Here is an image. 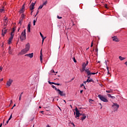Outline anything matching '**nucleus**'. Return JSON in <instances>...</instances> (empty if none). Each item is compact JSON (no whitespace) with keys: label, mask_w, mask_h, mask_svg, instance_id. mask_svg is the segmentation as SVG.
Listing matches in <instances>:
<instances>
[{"label":"nucleus","mask_w":127,"mask_h":127,"mask_svg":"<svg viewBox=\"0 0 127 127\" xmlns=\"http://www.w3.org/2000/svg\"><path fill=\"white\" fill-rule=\"evenodd\" d=\"M85 73L87 75V79H91V75H96L98 72H91V70L90 69H86Z\"/></svg>","instance_id":"nucleus-4"},{"label":"nucleus","mask_w":127,"mask_h":127,"mask_svg":"<svg viewBox=\"0 0 127 127\" xmlns=\"http://www.w3.org/2000/svg\"><path fill=\"white\" fill-rule=\"evenodd\" d=\"M35 22H36V21H35V20H33V25H35Z\"/></svg>","instance_id":"nucleus-41"},{"label":"nucleus","mask_w":127,"mask_h":127,"mask_svg":"<svg viewBox=\"0 0 127 127\" xmlns=\"http://www.w3.org/2000/svg\"><path fill=\"white\" fill-rule=\"evenodd\" d=\"M90 82H94V80H93V79H87L86 81H84V84H86V83H90Z\"/></svg>","instance_id":"nucleus-18"},{"label":"nucleus","mask_w":127,"mask_h":127,"mask_svg":"<svg viewBox=\"0 0 127 127\" xmlns=\"http://www.w3.org/2000/svg\"><path fill=\"white\" fill-rule=\"evenodd\" d=\"M54 85H56L57 86H61V84L60 83H57L55 82L54 83Z\"/></svg>","instance_id":"nucleus-32"},{"label":"nucleus","mask_w":127,"mask_h":127,"mask_svg":"<svg viewBox=\"0 0 127 127\" xmlns=\"http://www.w3.org/2000/svg\"><path fill=\"white\" fill-rule=\"evenodd\" d=\"M4 4H6V3H4Z\"/></svg>","instance_id":"nucleus-64"},{"label":"nucleus","mask_w":127,"mask_h":127,"mask_svg":"<svg viewBox=\"0 0 127 127\" xmlns=\"http://www.w3.org/2000/svg\"><path fill=\"white\" fill-rule=\"evenodd\" d=\"M13 82V80L11 79H9L6 82V86L7 87H10L11 86V84H12V82Z\"/></svg>","instance_id":"nucleus-9"},{"label":"nucleus","mask_w":127,"mask_h":127,"mask_svg":"<svg viewBox=\"0 0 127 127\" xmlns=\"http://www.w3.org/2000/svg\"><path fill=\"white\" fill-rule=\"evenodd\" d=\"M43 5H41L39 6L38 9H41V8H42V7H43Z\"/></svg>","instance_id":"nucleus-33"},{"label":"nucleus","mask_w":127,"mask_h":127,"mask_svg":"<svg viewBox=\"0 0 127 127\" xmlns=\"http://www.w3.org/2000/svg\"><path fill=\"white\" fill-rule=\"evenodd\" d=\"M107 96L108 97H109V98H111V99H115L116 97H115V96H113L112 95H111V94H107Z\"/></svg>","instance_id":"nucleus-23"},{"label":"nucleus","mask_w":127,"mask_h":127,"mask_svg":"<svg viewBox=\"0 0 127 127\" xmlns=\"http://www.w3.org/2000/svg\"><path fill=\"white\" fill-rule=\"evenodd\" d=\"M28 52L26 49H22L20 53H19V55H24V54H26Z\"/></svg>","instance_id":"nucleus-10"},{"label":"nucleus","mask_w":127,"mask_h":127,"mask_svg":"<svg viewBox=\"0 0 127 127\" xmlns=\"http://www.w3.org/2000/svg\"><path fill=\"white\" fill-rule=\"evenodd\" d=\"M95 51H96V52H98V49H95Z\"/></svg>","instance_id":"nucleus-51"},{"label":"nucleus","mask_w":127,"mask_h":127,"mask_svg":"<svg viewBox=\"0 0 127 127\" xmlns=\"http://www.w3.org/2000/svg\"><path fill=\"white\" fill-rule=\"evenodd\" d=\"M22 21H23V18H20L18 23L19 24H20V25H21V22H22Z\"/></svg>","instance_id":"nucleus-25"},{"label":"nucleus","mask_w":127,"mask_h":127,"mask_svg":"<svg viewBox=\"0 0 127 127\" xmlns=\"http://www.w3.org/2000/svg\"><path fill=\"white\" fill-rule=\"evenodd\" d=\"M23 10H24V4L23 5L21 10L20 11V12H23Z\"/></svg>","instance_id":"nucleus-26"},{"label":"nucleus","mask_w":127,"mask_h":127,"mask_svg":"<svg viewBox=\"0 0 127 127\" xmlns=\"http://www.w3.org/2000/svg\"><path fill=\"white\" fill-rule=\"evenodd\" d=\"M82 117L81 118V120L82 121V122H83V121H84V120H86V118H87V115L85 114H81Z\"/></svg>","instance_id":"nucleus-16"},{"label":"nucleus","mask_w":127,"mask_h":127,"mask_svg":"<svg viewBox=\"0 0 127 127\" xmlns=\"http://www.w3.org/2000/svg\"><path fill=\"white\" fill-rule=\"evenodd\" d=\"M83 86H84V84H81V85H80V86H81V87H83Z\"/></svg>","instance_id":"nucleus-50"},{"label":"nucleus","mask_w":127,"mask_h":127,"mask_svg":"<svg viewBox=\"0 0 127 127\" xmlns=\"http://www.w3.org/2000/svg\"><path fill=\"white\" fill-rule=\"evenodd\" d=\"M39 109H41V106H39Z\"/></svg>","instance_id":"nucleus-58"},{"label":"nucleus","mask_w":127,"mask_h":127,"mask_svg":"<svg viewBox=\"0 0 127 127\" xmlns=\"http://www.w3.org/2000/svg\"><path fill=\"white\" fill-rule=\"evenodd\" d=\"M106 93H113V90H106Z\"/></svg>","instance_id":"nucleus-30"},{"label":"nucleus","mask_w":127,"mask_h":127,"mask_svg":"<svg viewBox=\"0 0 127 127\" xmlns=\"http://www.w3.org/2000/svg\"><path fill=\"white\" fill-rule=\"evenodd\" d=\"M8 53L9 54H12V50H11V48L10 47H9L8 48Z\"/></svg>","instance_id":"nucleus-22"},{"label":"nucleus","mask_w":127,"mask_h":127,"mask_svg":"<svg viewBox=\"0 0 127 127\" xmlns=\"http://www.w3.org/2000/svg\"><path fill=\"white\" fill-rule=\"evenodd\" d=\"M0 81L1 82L2 81H3V78H1L0 79Z\"/></svg>","instance_id":"nucleus-46"},{"label":"nucleus","mask_w":127,"mask_h":127,"mask_svg":"<svg viewBox=\"0 0 127 127\" xmlns=\"http://www.w3.org/2000/svg\"><path fill=\"white\" fill-rule=\"evenodd\" d=\"M70 124L73 126V127H75V124H74L73 123L70 122Z\"/></svg>","instance_id":"nucleus-38"},{"label":"nucleus","mask_w":127,"mask_h":127,"mask_svg":"<svg viewBox=\"0 0 127 127\" xmlns=\"http://www.w3.org/2000/svg\"><path fill=\"white\" fill-rule=\"evenodd\" d=\"M12 118V115H11L9 118L8 119V121H10V120H11V118Z\"/></svg>","instance_id":"nucleus-35"},{"label":"nucleus","mask_w":127,"mask_h":127,"mask_svg":"<svg viewBox=\"0 0 127 127\" xmlns=\"http://www.w3.org/2000/svg\"><path fill=\"white\" fill-rule=\"evenodd\" d=\"M56 73V74H57V73H58V71H57Z\"/></svg>","instance_id":"nucleus-63"},{"label":"nucleus","mask_w":127,"mask_h":127,"mask_svg":"<svg viewBox=\"0 0 127 127\" xmlns=\"http://www.w3.org/2000/svg\"><path fill=\"white\" fill-rule=\"evenodd\" d=\"M112 39H113V41H115V42H120V40L119 39V38H118V37H117V36L112 37Z\"/></svg>","instance_id":"nucleus-14"},{"label":"nucleus","mask_w":127,"mask_h":127,"mask_svg":"<svg viewBox=\"0 0 127 127\" xmlns=\"http://www.w3.org/2000/svg\"><path fill=\"white\" fill-rule=\"evenodd\" d=\"M57 18H58L59 19H61L62 18V17H60L59 15L57 16Z\"/></svg>","instance_id":"nucleus-36"},{"label":"nucleus","mask_w":127,"mask_h":127,"mask_svg":"<svg viewBox=\"0 0 127 127\" xmlns=\"http://www.w3.org/2000/svg\"><path fill=\"white\" fill-rule=\"evenodd\" d=\"M83 93V90H80V94H82Z\"/></svg>","instance_id":"nucleus-48"},{"label":"nucleus","mask_w":127,"mask_h":127,"mask_svg":"<svg viewBox=\"0 0 127 127\" xmlns=\"http://www.w3.org/2000/svg\"><path fill=\"white\" fill-rule=\"evenodd\" d=\"M57 92L59 95H60L61 97H66V93H64L63 91L58 89L57 90Z\"/></svg>","instance_id":"nucleus-8"},{"label":"nucleus","mask_w":127,"mask_h":127,"mask_svg":"<svg viewBox=\"0 0 127 127\" xmlns=\"http://www.w3.org/2000/svg\"><path fill=\"white\" fill-rule=\"evenodd\" d=\"M27 51H28L30 49V44L28 43L25 45V48H24Z\"/></svg>","instance_id":"nucleus-11"},{"label":"nucleus","mask_w":127,"mask_h":127,"mask_svg":"<svg viewBox=\"0 0 127 127\" xmlns=\"http://www.w3.org/2000/svg\"><path fill=\"white\" fill-rule=\"evenodd\" d=\"M2 127V124H1L0 125V127Z\"/></svg>","instance_id":"nucleus-52"},{"label":"nucleus","mask_w":127,"mask_h":127,"mask_svg":"<svg viewBox=\"0 0 127 127\" xmlns=\"http://www.w3.org/2000/svg\"><path fill=\"white\" fill-rule=\"evenodd\" d=\"M40 34L42 38V44H43V42H44V40L45 39V38H46V37H44L43 36V35H42V33H40Z\"/></svg>","instance_id":"nucleus-20"},{"label":"nucleus","mask_w":127,"mask_h":127,"mask_svg":"<svg viewBox=\"0 0 127 127\" xmlns=\"http://www.w3.org/2000/svg\"><path fill=\"white\" fill-rule=\"evenodd\" d=\"M98 97L100 100H101L102 102H104V103H108V102H109V100H108L107 97H105L104 95L99 94L98 95Z\"/></svg>","instance_id":"nucleus-3"},{"label":"nucleus","mask_w":127,"mask_h":127,"mask_svg":"<svg viewBox=\"0 0 127 127\" xmlns=\"http://www.w3.org/2000/svg\"><path fill=\"white\" fill-rule=\"evenodd\" d=\"M52 87L53 89H55V90L56 91V92H57V90H58V89H57V88H56V87L54 85H52Z\"/></svg>","instance_id":"nucleus-28"},{"label":"nucleus","mask_w":127,"mask_h":127,"mask_svg":"<svg viewBox=\"0 0 127 127\" xmlns=\"http://www.w3.org/2000/svg\"><path fill=\"white\" fill-rule=\"evenodd\" d=\"M99 105H100V106H102V104L99 103Z\"/></svg>","instance_id":"nucleus-57"},{"label":"nucleus","mask_w":127,"mask_h":127,"mask_svg":"<svg viewBox=\"0 0 127 127\" xmlns=\"http://www.w3.org/2000/svg\"><path fill=\"white\" fill-rule=\"evenodd\" d=\"M91 101H93V100H92V99H90V102H91Z\"/></svg>","instance_id":"nucleus-60"},{"label":"nucleus","mask_w":127,"mask_h":127,"mask_svg":"<svg viewBox=\"0 0 127 127\" xmlns=\"http://www.w3.org/2000/svg\"><path fill=\"white\" fill-rule=\"evenodd\" d=\"M59 109L60 110V111H62V110H61V108H60V107H59Z\"/></svg>","instance_id":"nucleus-54"},{"label":"nucleus","mask_w":127,"mask_h":127,"mask_svg":"<svg viewBox=\"0 0 127 127\" xmlns=\"http://www.w3.org/2000/svg\"><path fill=\"white\" fill-rule=\"evenodd\" d=\"M88 64H89V61H86V63H83L82 64V69H80V72L81 73H83V72H84L85 71V72H86V70H90V68H86V67H87V66H88Z\"/></svg>","instance_id":"nucleus-1"},{"label":"nucleus","mask_w":127,"mask_h":127,"mask_svg":"<svg viewBox=\"0 0 127 127\" xmlns=\"http://www.w3.org/2000/svg\"><path fill=\"white\" fill-rule=\"evenodd\" d=\"M0 71H2V67L1 66L0 67Z\"/></svg>","instance_id":"nucleus-43"},{"label":"nucleus","mask_w":127,"mask_h":127,"mask_svg":"<svg viewBox=\"0 0 127 127\" xmlns=\"http://www.w3.org/2000/svg\"><path fill=\"white\" fill-rule=\"evenodd\" d=\"M14 31H15V30L13 29L11 32V36L9 38V40L8 41V44H11V41H12V39H13V36H14Z\"/></svg>","instance_id":"nucleus-5"},{"label":"nucleus","mask_w":127,"mask_h":127,"mask_svg":"<svg viewBox=\"0 0 127 127\" xmlns=\"http://www.w3.org/2000/svg\"><path fill=\"white\" fill-rule=\"evenodd\" d=\"M31 26V25L30 24V23H29L28 24V27H27V30H28V32H30V27Z\"/></svg>","instance_id":"nucleus-21"},{"label":"nucleus","mask_w":127,"mask_h":127,"mask_svg":"<svg viewBox=\"0 0 127 127\" xmlns=\"http://www.w3.org/2000/svg\"><path fill=\"white\" fill-rule=\"evenodd\" d=\"M44 113V111H41V114H43Z\"/></svg>","instance_id":"nucleus-53"},{"label":"nucleus","mask_w":127,"mask_h":127,"mask_svg":"<svg viewBox=\"0 0 127 127\" xmlns=\"http://www.w3.org/2000/svg\"><path fill=\"white\" fill-rule=\"evenodd\" d=\"M25 14L24 13H22L21 15V18H25Z\"/></svg>","instance_id":"nucleus-27"},{"label":"nucleus","mask_w":127,"mask_h":127,"mask_svg":"<svg viewBox=\"0 0 127 127\" xmlns=\"http://www.w3.org/2000/svg\"><path fill=\"white\" fill-rule=\"evenodd\" d=\"M4 6H2L0 8V13H4Z\"/></svg>","instance_id":"nucleus-17"},{"label":"nucleus","mask_w":127,"mask_h":127,"mask_svg":"<svg viewBox=\"0 0 127 127\" xmlns=\"http://www.w3.org/2000/svg\"><path fill=\"white\" fill-rule=\"evenodd\" d=\"M4 25H6L7 24V17H4Z\"/></svg>","instance_id":"nucleus-19"},{"label":"nucleus","mask_w":127,"mask_h":127,"mask_svg":"<svg viewBox=\"0 0 127 127\" xmlns=\"http://www.w3.org/2000/svg\"><path fill=\"white\" fill-rule=\"evenodd\" d=\"M49 83L50 84V85H52V84H54V82H51L50 81H49Z\"/></svg>","instance_id":"nucleus-39"},{"label":"nucleus","mask_w":127,"mask_h":127,"mask_svg":"<svg viewBox=\"0 0 127 127\" xmlns=\"http://www.w3.org/2000/svg\"><path fill=\"white\" fill-rule=\"evenodd\" d=\"M41 55L40 56V61L41 62H42V54L41 53Z\"/></svg>","instance_id":"nucleus-31"},{"label":"nucleus","mask_w":127,"mask_h":127,"mask_svg":"<svg viewBox=\"0 0 127 127\" xmlns=\"http://www.w3.org/2000/svg\"><path fill=\"white\" fill-rule=\"evenodd\" d=\"M39 13V10H38L37 11V13H36V14L35 15V16H36V15H37L38 14V13Z\"/></svg>","instance_id":"nucleus-42"},{"label":"nucleus","mask_w":127,"mask_h":127,"mask_svg":"<svg viewBox=\"0 0 127 127\" xmlns=\"http://www.w3.org/2000/svg\"><path fill=\"white\" fill-rule=\"evenodd\" d=\"M32 12H33V10H31V15H32Z\"/></svg>","instance_id":"nucleus-47"},{"label":"nucleus","mask_w":127,"mask_h":127,"mask_svg":"<svg viewBox=\"0 0 127 127\" xmlns=\"http://www.w3.org/2000/svg\"><path fill=\"white\" fill-rule=\"evenodd\" d=\"M7 32V29H5V28H4L2 30V36H4V35L5 34V33H6Z\"/></svg>","instance_id":"nucleus-13"},{"label":"nucleus","mask_w":127,"mask_h":127,"mask_svg":"<svg viewBox=\"0 0 127 127\" xmlns=\"http://www.w3.org/2000/svg\"><path fill=\"white\" fill-rule=\"evenodd\" d=\"M119 58L121 61H123V60H125V59H126V58H124L122 56H119Z\"/></svg>","instance_id":"nucleus-24"},{"label":"nucleus","mask_w":127,"mask_h":127,"mask_svg":"<svg viewBox=\"0 0 127 127\" xmlns=\"http://www.w3.org/2000/svg\"><path fill=\"white\" fill-rule=\"evenodd\" d=\"M73 61L74 63H76L77 62V61H76V59H75V58H73Z\"/></svg>","instance_id":"nucleus-40"},{"label":"nucleus","mask_w":127,"mask_h":127,"mask_svg":"<svg viewBox=\"0 0 127 127\" xmlns=\"http://www.w3.org/2000/svg\"><path fill=\"white\" fill-rule=\"evenodd\" d=\"M47 3V1H45V2H43V3L42 5H43V6L46 5Z\"/></svg>","instance_id":"nucleus-34"},{"label":"nucleus","mask_w":127,"mask_h":127,"mask_svg":"<svg viewBox=\"0 0 127 127\" xmlns=\"http://www.w3.org/2000/svg\"><path fill=\"white\" fill-rule=\"evenodd\" d=\"M53 73H55V72L54 71V70H53Z\"/></svg>","instance_id":"nucleus-62"},{"label":"nucleus","mask_w":127,"mask_h":127,"mask_svg":"<svg viewBox=\"0 0 127 127\" xmlns=\"http://www.w3.org/2000/svg\"><path fill=\"white\" fill-rule=\"evenodd\" d=\"M34 6H35V3L32 2L30 5V10H33L34 9Z\"/></svg>","instance_id":"nucleus-12"},{"label":"nucleus","mask_w":127,"mask_h":127,"mask_svg":"<svg viewBox=\"0 0 127 127\" xmlns=\"http://www.w3.org/2000/svg\"><path fill=\"white\" fill-rule=\"evenodd\" d=\"M20 39L21 41H23V40H25L26 39V30L24 29L23 31L21 33V35L20 36Z\"/></svg>","instance_id":"nucleus-2"},{"label":"nucleus","mask_w":127,"mask_h":127,"mask_svg":"<svg viewBox=\"0 0 127 127\" xmlns=\"http://www.w3.org/2000/svg\"><path fill=\"white\" fill-rule=\"evenodd\" d=\"M22 94H23V92H22V93L20 94V96H19V101H21V97L22 96Z\"/></svg>","instance_id":"nucleus-29"},{"label":"nucleus","mask_w":127,"mask_h":127,"mask_svg":"<svg viewBox=\"0 0 127 127\" xmlns=\"http://www.w3.org/2000/svg\"><path fill=\"white\" fill-rule=\"evenodd\" d=\"M81 112V111L78 110V108H77V107L75 108V113H74V115L76 118V119H79V117H80V116L82 115V114L80 113V112Z\"/></svg>","instance_id":"nucleus-6"},{"label":"nucleus","mask_w":127,"mask_h":127,"mask_svg":"<svg viewBox=\"0 0 127 127\" xmlns=\"http://www.w3.org/2000/svg\"><path fill=\"white\" fill-rule=\"evenodd\" d=\"M15 104L13 105V106L12 107V108H11V109L12 110V109H13V108H14V107H15Z\"/></svg>","instance_id":"nucleus-44"},{"label":"nucleus","mask_w":127,"mask_h":127,"mask_svg":"<svg viewBox=\"0 0 127 127\" xmlns=\"http://www.w3.org/2000/svg\"><path fill=\"white\" fill-rule=\"evenodd\" d=\"M112 107L114 111H118V109L120 108V105H119L117 103H113V105Z\"/></svg>","instance_id":"nucleus-7"},{"label":"nucleus","mask_w":127,"mask_h":127,"mask_svg":"<svg viewBox=\"0 0 127 127\" xmlns=\"http://www.w3.org/2000/svg\"><path fill=\"white\" fill-rule=\"evenodd\" d=\"M8 122H9V120H7V121H6V124H8Z\"/></svg>","instance_id":"nucleus-49"},{"label":"nucleus","mask_w":127,"mask_h":127,"mask_svg":"<svg viewBox=\"0 0 127 127\" xmlns=\"http://www.w3.org/2000/svg\"><path fill=\"white\" fill-rule=\"evenodd\" d=\"M105 7H106V8H108V7L107 6V4L106 5Z\"/></svg>","instance_id":"nucleus-55"},{"label":"nucleus","mask_w":127,"mask_h":127,"mask_svg":"<svg viewBox=\"0 0 127 127\" xmlns=\"http://www.w3.org/2000/svg\"><path fill=\"white\" fill-rule=\"evenodd\" d=\"M107 69L108 71V74H110V71H109V67L107 66Z\"/></svg>","instance_id":"nucleus-37"},{"label":"nucleus","mask_w":127,"mask_h":127,"mask_svg":"<svg viewBox=\"0 0 127 127\" xmlns=\"http://www.w3.org/2000/svg\"><path fill=\"white\" fill-rule=\"evenodd\" d=\"M25 56L26 57H29V58H32L33 57V53H32L31 54H28L25 55Z\"/></svg>","instance_id":"nucleus-15"},{"label":"nucleus","mask_w":127,"mask_h":127,"mask_svg":"<svg viewBox=\"0 0 127 127\" xmlns=\"http://www.w3.org/2000/svg\"><path fill=\"white\" fill-rule=\"evenodd\" d=\"M64 102L66 104V101L64 100Z\"/></svg>","instance_id":"nucleus-56"},{"label":"nucleus","mask_w":127,"mask_h":127,"mask_svg":"<svg viewBox=\"0 0 127 127\" xmlns=\"http://www.w3.org/2000/svg\"><path fill=\"white\" fill-rule=\"evenodd\" d=\"M70 108H71V109H72V105H70Z\"/></svg>","instance_id":"nucleus-59"},{"label":"nucleus","mask_w":127,"mask_h":127,"mask_svg":"<svg viewBox=\"0 0 127 127\" xmlns=\"http://www.w3.org/2000/svg\"><path fill=\"white\" fill-rule=\"evenodd\" d=\"M73 80H74V78H72V79H71V81H73Z\"/></svg>","instance_id":"nucleus-61"},{"label":"nucleus","mask_w":127,"mask_h":127,"mask_svg":"<svg viewBox=\"0 0 127 127\" xmlns=\"http://www.w3.org/2000/svg\"><path fill=\"white\" fill-rule=\"evenodd\" d=\"M91 47H93V42H92V43H91Z\"/></svg>","instance_id":"nucleus-45"}]
</instances>
